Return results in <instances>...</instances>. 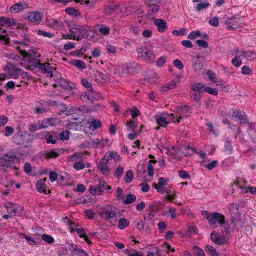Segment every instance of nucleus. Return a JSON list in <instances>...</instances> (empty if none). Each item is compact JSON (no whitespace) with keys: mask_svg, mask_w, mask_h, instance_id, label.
<instances>
[{"mask_svg":"<svg viewBox=\"0 0 256 256\" xmlns=\"http://www.w3.org/2000/svg\"><path fill=\"white\" fill-rule=\"evenodd\" d=\"M202 214L208 220L210 224L214 228L222 226L225 224L226 218L221 214L218 212L210 213L208 211L203 210Z\"/></svg>","mask_w":256,"mask_h":256,"instance_id":"obj_1","label":"nucleus"},{"mask_svg":"<svg viewBox=\"0 0 256 256\" xmlns=\"http://www.w3.org/2000/svg\"><path fill=\"white\" fill-rule=\"evenodd\" d=\"M69 31L73 34L74 39L78 41L87 38L92 32V30L89 26L76 24L70 26Z\"/></svg>","mask_w":256,"mask_h":256,"instance_id":"obj_2","label":"nucleus"},{"mask_svg":"<svg viewBox=\"0 0 256 256\" xmlns=\"http://www.w3.org/2000/svg\"><path fill=\"white\" fill-rule=\"evenodd\" d=\"M168 182V178H161V195L166 201L172 203L177 197V192L171 188H165Z\"/></svg>","mask_w":256,"mask_h":256,"instance_id":"obj_3","label":"nucleus"},{"mask_svg":"<svg viewBox=\"0 0 256 256\" xmlns=\"http://www.w3.org/2000/svg\"><path fill=\"white\" fill-rule=\"evenodd\" d=\"M192 113L190 108L188 106H178L176 108V114H171L170 119L172 116V122L180 123V120L188 118Z\"/></svg>","mask_w":256,"mask_h":256,"instance_id":"obj_4","label":"nucleus"},{"mask_svg":"<svg viewBox=\"0 0 256 256\" xmlns=\"http://www.w3.org/2000/svg\"><path fill=\"white\" fill-rule=\"evenodd\" d=\"M117 208L111 204H106L98 210V214L104 220L116 218L117 216Z\"/></svg>","mask_w":256,"mask_h":256,"instance_id":"obj_5","label":"nucleus"},{"mask_svg":"<svg viewBox=\"0 0 256 256\" xmlns=\"http://www.w3.org/2000/svg\"><path fill=\"white\" fill-rule=\"evenodd\" d=\"M8 78L18 79L20 76H24L26 73L14 65L9 64L4 69Z\"/></svg>","mask_w":256,"mask_h":256,"instance_id":"obj_6","label":"nucleus"},{"mask_svg":"<svg viewBox=\"0 0 256 256\" xmlns=\"http://www.w3.org/2000/svg\"><path fill=\"white\" fill-rule=\"evenodd\" d=\"M138 56L143 60L151 62H154L156 58L153 52L148 50L145 48H140L137 49Z\"/></svg>","mask_w":256,"mask_h":256,"instance_id":"obj_7","label":"nucleus"},{"mask_svg":"<svg viewBox=\"0 0 256 256\" xmlns=\"http://www.w3.org/2000/svg\"><path fill=\"white\" fill-rule=\"evenodd\" d=\"M2 158L4 160L6 164H8L9 168H12L14 169L18 170V168L16 166H12L14 162L16 159V156L14 152L10 151L6 154H4Z\"/></svg>","mask_w":256,"mask_h":256,"instance_id":"obj_8","label":"nucleus"},{"mask_svg":"<svg viewBox=\"0 0 256 256\" xmlns=\"http://www.w3.org/2000/svg\"><path fill=\"white\" fill-rule=\"evenodd\" d=\"M4 207L8 214L14 216H18L22 210V208L20 205L11 202L6 203Z\"/></svg>","mask_w":256,"mask_h":256,"instance_id":"obj_9","label":"nucleus"},{"mask_svg":"<svg viewBox=\"0 0 256 256\" xmlns=\"http://www.w3.org/2000/svg\"><path fill=\"white\" fill-rule=\"evenodd\" d=\"M210 237L212 242L218 245H222L227 243L230 238L229 236H226L225 234L220 235L215 232L212 233Z\"/></svg>","mask_w":256,"mask_h":256,"instance_id":"obj_10","label":"nucleus"},{"mask_svg":"<svg viewBox=\"0 0 256 256\" xmlns=\"http://www.w3.org/2000/svg\"><path fill=\"white\" fill-rule=\"evenodd\" d=\"M240 20V18L238 16H234L231 18H228L225 23L226 28L229 30L236 28L241 24Z\"/></svg>","mask_w":256,"mask_h":256,"instance_id":"obj_11","label":"nucleus"},{"mask_svg":"<svg viewBox=\"0 0 256 256\" xmlns=\"http://www.w3.org/2000/svg\"><path fill=\"white\" fill-rule=\"evenodd\" d=\"M111 144L110 140L107 138H102L100 139L96 138L93 140L92 142V145L93 147L98 148H102L105 146H108Z\"/></svg>","mask_w":256,"mask_h":256,"instance_id":"obj_12","label":"nucleus"},{"mask_svg":"<svg viewBox=\"0 0 256 256\" xmlns=\"http://www.w3.org/2000/svg\"><path fill=\"white\" fill-rule=\"evenodd\" d=\"M62 152V149H52L45 152L42 155L46 160H49L59 157Z\"/></svg>","mask_w":256,"mask_h":256,"instance_id":"obj_13","label":"nucleus"},{"mask_svg":"<svg viewBox=\"0 0 256 256\" xmlns=\"http://www.w3.org/2000/svg\"><path fill=\"white\" fill-rule=\"evenodd\" d=\"M121 7L122 12L126 15H129L133 13L136 12L138 10L136 4L134 3H130L128 4H122Z\"/></svg>","mask_w":256,"mask_h":256,"instance_id":"obj_14","label":"nucleus"},{"mask_svg":"<svg viewBox=\"0 0 256 256\" xmlns=\"http://www.w3.org/2000/svg\"><path fill=\"white\" fill-rule=\"evenodd\" d=\"M46 24L54 30L62 29L64 28V22L60 20L49 18L46 20Z\"/></svg>","mask_w":256,"mask_h":256,"instance_id":"obj_15","label":"nucleus"},{"mask_svg":"<svg viewBox=\"0 0 256 256\" xmlns=\"http://www.w3.org/2000/svg\"><path fill=\"white\" fill-rule=\"evenodd\" d=\"M22 54L23 58L30 63L34 60H37L40 56V54L35 50H30L28 52H22Z\"/></svg>","mask_w":256,"mask_h":256,"instance_id":"obj_16","label":"nucleus"},{"mask_svg":"<svg viewBox=\"0 0 256 256\" xmlns=\"http://www.w3.org/2000/svg\"><path fill=\"white\" fill-rule=\"evenodd\" d=\"M149 208L151 212L146 216L145 220L150 221V222L152 224L154 222L155 214L159 212V207L158 206L154 204H150Z\"/></svg>","mask_w":256,"mask_h":256,"instance_id":"obj_17","label":"nucleus"},{"mask_svg":"<svg viewBox=\"0 0 256 256\" xmlns=\"http://www.w3.org/2000/svg\"><path fill=\"white\" fill-rule=\"evenodd\" d=\"M42 18V15L40 12H30L28 16V20L36 24H39Z\"/></svg>","mask_w":256,"mask_h":256,"instance_id":"obj_18","label":"nucleus"},{"mask_svg":"<svg viewBox=\"0 0 256 256\" xmlns=\"http://www.w3.org/2000/svg\"><path fill=\"white\" fill-rule=\"evenodd\" d=\"M108 162L104 158L100 162L98 168L100 172L105 176H108L110 174V170L108 166Z\"/></svg>","mask_w":256,"mask_h":256,"instance_id":"obj_19","label":"nucleus"},{"mask_svg":"<svg viewBox=\"0 0 256 256\" xmlns=\"http://www.w3.org/2000/svg\"><path fill=\"white\" fill-rule=\"evenodd\" d=\"M69 162H74V164L80 161H84L86 159L84 154L82 152H76L69 156L68 158Z\"/></svg>","mask_w":256,"mask_h":256,"instance_id":"obj_20","label":"nucleus"},{"mask_svg":"<svg viewBox=\"0 0 256 256\" xmlns=\"http://www.w3.org/2000/svg\"><path fill=\"white\" fill-rule=\"evenodd\" d=\"M36 67L38 68L44 73L48 74H52L54 70V68L48 63L42 64L38 62H36Z\"/></svg>","mask_w":256,"mask_h":256,"instance_id":"obj_21","label":"nucleus"},{"mask_svg":"<svg viewBox=\"0 0 256 256\" xmlns=\"http://www.w3.org/2000/svg\"><path fill=\"white\" fill-rule=\"evenodd\" d=\"M17 22L16 20L4 17L0 18V26H16Z\"/></svg>","mask_w":256,"mask_h":256,"instance_id":"obj_22","label":"nucleus"},{"mask_svg":"<svg viewBox=\"0 0 256 256\" xmlns=\"http://www.w3.org/2000/svg\"><path fill=\"white\" fill-rule=\"evenodd\" d=\"M161 152H166L173 159H178L180 158L178 156L180 154L179 150L174 147H172L171 150H168L166 148H164L163 150H161Z\"/></svg>","mask_w":256,"mask_h":256,"instance_id":"obj_23","label":"nucleus"},{"mask_svg":"<svg viewBox=\"0 0 256 256\" xmlns=\"http://www.w3.org/2000/svg\"><path fill=\"white\" fill-rule=\"evenodd\" d=\"M242 58L246 59L248 61H252L256 59V54L253 50H243L240 54Z\"/></svg>","mask_w":256,"mask_h":256,"instance_id":"obj_24","label":"nucleus"},{"mask_svg":"<svg viewBox=\"0 0 256 256\" xmlns=\"http://www.w3.org/2000/svg\"><path fill=\"white\" fill-rule=\"evenodd\" d=\"M232 118L235 121H240L241 124H246L248 122L246 116L239 111L234 112Z\"/></svg>","mask_w":256,"mask_h":256,"instance_id":"obj_25","label":"nucleus"},{"mask_svg":"<svg viewBox=\"0 0 256 256\" xmlns=\"http://www.w3.org/2000/svg\"><path fill=\"white\" fill-rule=\"evenodd\" d=\"M161 252L164 254V256H170L175 252V249L168 243L165 242L161 246Z\"/></svg>","mask_w":256,"mask_h":256,"instance_id":"obj_26","label":"nucleus"},{"mask_svg":"<svg viewBox=\"0 0 256 256\" xmlns=\"http://www.w3.org/2000/svg\"><path fill=\"white\" fill-rule=\"evenodd\" d=\"M47 180L46 178H44L43 179H41L39 180L36 185V188L37 190L40 193H45L46 194V182Z\"/></svg>","mask_w":256,"mask_h":256,"instance_id":"obj_27","label":"nucleus"},{"mask_svg":"<svg viewBox=\"0 0 256 256\" xmlns=\"http://www.w3.org/2000/svg\"><path fill=\"white\" fill-rule=\"evenodd\" d=\"M228 208L232 218L238 217L240 212L239 206L238 204L234 203L230 204L228 205Z\"/></svg>","mask_w":256,"mask_h":256,"instance_id":"obj_28","label":"nucleus"},{"mask_svg":"<svg viewBox=\"0 0 256 256\" xmlns=\"http://www.w3.org/2000/svg\"><path fill=\"white\" fill-rule=\"evenodd\" d=\"M223 230L222 232V234H225L226 236H229L230 234L234 230L232 225V222L226 223L223 225Z\"/></svg>","mask_w":256,"mask_h":256,"instance_id":"obj_29","label":"nucleus"},{"mask_svg":"<svg viewBox=\"0 0 256 256\" xmlns=\"http://www.w3.org/2000/svg\"><path fill=\"white\" fill-rule=\"evenodd\" d=\"M42 122H44V126H46V128L48 126H52L59 124L60 120L56 118H50L46 119Z\"/></svg>","mask_w":256,"mask_h":256,"instance_id":"obj_30","label":"nucleus"},{"mask_svg":"<svg viewBox=\"0 0 256 256\" xmlns=\"http://www.w3.org/2000/svg\"><path fill=\"white\" fill-rule=\"evenodd\" d=\"M104 158H106L108 162L110 160H114L115 162H117L120 160V155L118 152L114 151L108 152L106 154Z\"/></svg>","mask_w":256,"mask_h":256,"instance_id":"obj_31","label":"nucleus"},{"mask_svg":"<svg viewBox=\"0 0 256 256\" xmlns=\"http://www.w3.org/2000/svg\"><path fill=\"white\" fill-rule=\"evenodd\" d=\"M44 128H46V126H44L43 122L41 123L38 122L35 124H30L28 126V130L32 132H34Z\"/></svg>","mask_w":256,"mask_h":256,"instance_id":"obj_32","label":"nucleus"},{"mask_svg":"<svg viewBox=\"0 0 256 256\" xmlns=\"http://www.w3.org/2000/svg\"><path fill=\"white\" fill-rule=\"evenodd\" d=\"M118 10H120L121 12H122L121 4L106 8L105 9V12L108 15H110Z\"/></svg>","mask_w":256,"mask_h":256,"instance_id":"obj_33","label":"nucleus"},{"mask_svg":"<svg viewBox=\"0 0 256 256\" xmlns=\"http://www.w3.org/2000/svg\"><path fill=\"white\" fill-rule=\"evenodd\" d=\"M90 192L94 196L102 195L104 192L103 190L100 187L99 185L91 186L90 190Z\"/></svg>","mask_w":256,"mask_h":256,"instance_id":"obj_34","label":"nucleus"},{"mask_svg":"<svg viewBox=\"0 0 256 256\" xmlns=\"http://www.w3.org/2000/svg\"><path fill=\"white\" fill-rule=\"evenodd\" d=\"M232 225L234 227V230H238L243 226V222L238 217L233 218Z\"/></svg>","mask_w":256,"mask_h":256,"instance_id":"obj_35","label":"nucleus"},{"mask_svg":"<svg viewBox=\"0 0 256 256\" xmlns=\"http://www.w3.org/2000/svg\"><path fill=\"white\" fill-rule=\"evenodd\" d=\"M76 230L80 238H84V240L88 244H91L90 240H89L88 236L86 235V233L82 228H76Z\"/></svg>","mask_w":256,"mask_h":256,"instance_id":"obj_36","label":"nucleus"},{"mask_svg":"<svg viewBox=\"0 0 256 256\" xmlns=\"http://www.w3.org/2000/svg\"><path fill=\"white\" fill-rule=\"evenodd\" d=\"M25 6H26L21 4H17L10 8V11L11 12L16 14L24 10Z\"/></svg>","mask_w":256,"mask_h":256,"instance_id":"obj_37","label":"nucleus"},{"mask_svg":"<svg viewBox=\"0 0 256 256\" xmlns=\"http://www.w3.org/2000/svg\"><path fill=\"white\" fill-rule=\"evenodd\" d=\"M72 248L75 254L78 256H82L84 255V256H88V254L86 253V251L83 250L78 248V246L75 244H72Z\"/></svg>","mask_w":256,"mask_h":256,"instance_id":"obj_38","label":"nucleus"},{"mask_svg":"<svg viewBox=\"0 0 256 256\" xmlns=\"http://www.w3.org/2000/svg\"><path fill=\"white\" fill-rule=\"evenodd\" d=\"M130 224L129 221L125 218H121L118 222V227L120 230H124Z\"/></svg>","mask_w":256,"mask_h":256,"instance_id":"obj_39","label":"nucleus"},{"mask_svg":"<svg viewBox=\"0 0 256 256\" xmlns=\"http://www.w3.org/2000/svg\"><path fill=\"white\" fill-rule=\"evenodd\" d=\"M80 98L83 102L88 103L92 102L93 96L90 94L84 92L80 95Z\"/></svg>","mask_w":256,"mask_h":256,"instance_id":"obj_40","label":"nucleus"},{"mask_svg":"<svg viewBox=\"0 0 256 256\" xmlns=\"http://www.w3.org/2000/svg\"><path fill=\"white\" fill-rule=\"evenodd\" d=\"M177 82L175 80H172L168 83L166 86L161 88V91H167L170 90L174 89L176 88Z\"/></svg>","mask_w":256,"mask_h":256,"instance_id":"obj_41","label":"nucleus"},{"mask_svg":"<svg viewBox=\"0 0 256 256\" xmlns=\"http://www.w3.org/2000/svg\"><path fill=\"white\" fill-rule=\"evenodd\" d=\"M102 126L101 121L94 119L90 122V127L94 130H96Z\"/></svg>","mask_w":256,"mask_h":256,"instance_id":"obj_42","label":"nucleus"},{"mask_svg":"<svg viewBox=\"0 0 256 256\" xmlns=\"http://www.w3.org/2000/svg\"><path fill=\"white\" fill-rule=\"evenodd\" d=\"M138 122L136 120L130 121L128 122L127 127L130 131L134 132L138 126Z\"/></svg>","mask_w":256,"mask_h":256,"instance_id":"obj_43","label":"nucleus"},{"mask_svg":"<svg viewBox=\"0 0 256 256\" xmlns=\"http://www.w3.org/2000/svg\"><path fill=\"white\" fill-rule=\"evenodd\" d=\"M99 32L104 36H108L110 32V28L104 25L99 26Z\"/></svg>","mask_w":256,"mask_h":256,"instance_id":"obj_44","label":"nucleus"},{"mask_svg":"<svg viewBox=\"0 0 256 256\" xmlns=\"http://www.w3.org/2000/svg\"><path fill=\"white\" fill-rule=\"evenodd\" d=\"M240 56H236L232 61V64L236 68L240 67L242 64V60Z\"/></svg>","mask_w":256,"mask_h":256,"instance_id":"obj_45","label":"nucleus"},{"mask_svg":"<svg viewBox=\"0 0 256 256\" xmlns=\"http://www.w3.org/2000/svg\"><path fill=\"white\" fill-rule=\"evenodd\" d=\"M72 64L80 70H84L86 68L85 63L82 60H74L72 62Z\"/></svg>","mask_w":256,"mask_h":256,"instance_id":"obj_46","label":"nucleus"},{"mask_svg":"<svg viewBox=\"0 0 256 256\" xmlns=\"http://www.w3.org/2000/svg\"><path fill=\"white\" fill-rule=\"evenodd\" d=\"M210 3L206 1H204L202 3L198 4L196 8V10L200 12L203 10L206 9L210 6Z\"/></svg>","mask_w":256,"mask_h":256,"instance_id":"obj_47","label":"nucleus"},{"mask_svg":"<svg viewBox=\"0 0 256 256\" xmlns=\"http://www.w3.org/2000/svg\"><path fill=\"white\" fill-rule=\"evenodd\" d=\"M170 115H168V117H166L164 115L161 116V127H166L168 124V120L169 122H172V120L174 119L172 116L170 118Z\"/></svg>","mask_w":256,"mask_h":256,"instance_id":"obj_48","label":"nucleus"},{"mask_svg":"<svg viewBox=\"0 0 256 256\" xmlns=\"http://www.w3.org/2000/svg\"><path fill=\"white\" fill-rule=\"evenodd\" d=\"M204 86L201 83H197L192 86V89L195 92H202L204 90Z\"/></svg>","mask_w":256,"mask_h":256,"instance_id":"obj_49","label":"nucleus"},{"mask_svg":"<svg viewBox=\"0 0 256 256\" xmlns=\"http://www.w3.org/2000/svg\"><path fill=\"white\" fill-rule=\"evenodd\" d=\"M42 240L48 244H52L54 242L55 240L53 237L50 235L44 234L42 236Z\"/></svg>","mask_w":256,"mask_h":256,"instance_id":"obj_50","label":"nucleus"},{"mask_svg":"<svg viewBox=\"0 0 256 256\" xmlns=\"http://www.w3.org/2000/svg\"><path fill=\"white\" fill-rule=\"evenodd\" d=\"M122 76H125L130 73V70L132 69L130 65L128 64H124L122 67Z\"/></svg>","mask_w":256,"mask_h":256,"instance_id":"obj_51","label":"nucleus"},{"mask_svg":"<svg viewBox=\"0 0 256 256\" xmlns=\"http://www.w3.org/2000/svg\"><path fill=\"white\" fill-rule=\"evenodd\" d=\"M157 162L156 160H150L149 162V164L148 166V174L150 176H152L154 174V168L152 166V164H156Z\"/></svg>","mask_w":256,"mask_h":256,"instance_id":"obj_52","label":"nucleus"},{"mask_svg":"<svg viewBox=\"0 0 256 256\" xmlns=\"http://www.w3.org/2000/svg\"><path fill=\"white\" fill-rule=\"evenodd\" d=\"M136 196L134 194L128 195L126 199L124 200V203L126 204H132L136 200Z\"/></svg>","mask_w":256,"mask_h":256,"instance_id":"obj_53","label":"nucleus"},{"mask_svg":"<svg viewBox=\"0 0 256 256\" xmlns=\"http://www.w3.org/2000/svg\"><path fill=\"white\" fill-rule=\"evenodd\" d=\"M106 49L109 54L115 55L116 54L117 50L116 46L110 44L106 46Z\"/></svg>","mask_w":256,"mask_h":256,"instance_id":"obj_54","label":"nucleus"},{"mask_svg":"<svg viewBox=\"0 0 256 256\" xmlns=\"http://www.w3.org/2000/svg\"><path fill=\"white\" fill-rule=\"evenodd\" d=\"M82 85L87 89L88 90L92 92H93V88L92 86V84L86 80L82 79Z\"/></svg>","mask_w":256,"mask_h":256,"instance_id":"obj_55","label":"nucleus"},{"mask_svg":"<svg viewBox=\"0 0 256 256\" xmlns=\"http://www.w3.org/2000/svg\"><path fill=\"white\" fill-rule=\"evenodd\" d=\"M134 178V174L132 170L128 171L125 176V182L126 183L131 182Z\"/></svg>","mask_w":256,"mask_h":256,"instance_id":"obj_56","label":"nucleus"},{"mask_svg":"<svg viewBox=\"0 0 256 256\" xmlns=\"http://www.w3.org/2000/svg\"><path fill=\"white\" fill-rule=\"evenodd\" d=\"M201 36V33L199 30H196L190 32L188 35V38L190 40H195Z\"/></svg>","mask_w":256,"mask_h":256,"instance_id":"obj_57","label":"nucleus"},{"mask_svg":"<svg viewBox=\"0 0 256 256\" xmlns=\"http://www.w3.org/2000/svg\"><path fill=\"white\" fill-rule=\"evenodd\" d=\"M160 4H152V5L150 6V11L153 14L157 13L160 10Z\"/></svg>","mask_w":256,"mask_h":256,"instance_id":"obj_58","label":"nucleus"},{"mask_svg":"<svg viewBox=\"0 0 256 256\" xmlns=\"http://www.w3.org/2000/svg\"><path fill=\"white\" fill-rule=\"evenodd\" d=\"M84 161L78 162L74 164V168L78 170H84L85 168Z\"/></svg>","mask_w":256,"mask_h":256,"instance_id":"obj_59","label":"nucleus"},{"mask_svg":"<svg viewBox=\"0 0 256 256\" xmlns=\"http://www.w3.org/2000/svg\"><path fill=\"white\" fill-rule=\"evenodd\" d=\"M38 35L46 38H52L54 36V34H53L48 32L42 30H38Z\"/></svg>","mask_w":256,"mask_h":256,"instance_id":"obj_60","label":"nucleus"},{"mask_svg":"<svg viewBox=\"0 0 256 256\" xmlns=\"http://www.w3.org/2000/svg\"><path fill=\"white\" fill-rule=\"evenodd\" d=\"M206 250L212 256H218V254L216 250L210 246H207L206 247Z\"/></svg>","mask_w":256,"mask_h":256,"instance_id":"obj_61","label":"nucleus"},{"mask_svg":"<svg viewBox=\"0 0 256 256\" xmlns=\"http://www.w3.org/2000/svg\"><path fill=\"white\" fill-rule=\"evenodd\" d=\"M208 23L212 26L217 27L219 25V18L217 16L214 17L208 21Z\"/></svg>","mask_w":256,"mask_h":256,"instance_id":"obj_62","label":"nucleus"},{"mask_svg":"<svg viewBox=\"0 0 256 256\" xmlns=\"http://www.w3.org/2000/svg\"><path fill=\"white\" fill-rule=\"evenodd\" d=\"M159 250L158 248H152L148 252V256H156L158 255Z\"/></svg>","mask_w":256,"mask_h":256,"instance_id":"obj_63","label":"nucleus"},{"mask_svg":"<svg viewBox=\"0 0 256 256\" xmlns=\"http://www.w3.org/2000/svg\"><path fill=\"white\" fill-rule=\"evenodd\" d=\"M193 250L194 254L198 256H205L204 251L198 246H194Z\"/></svg>","mask_w":256,"mask_h":256,"instance_id":"obj_64","label":"nucleus"}]
</instances>
